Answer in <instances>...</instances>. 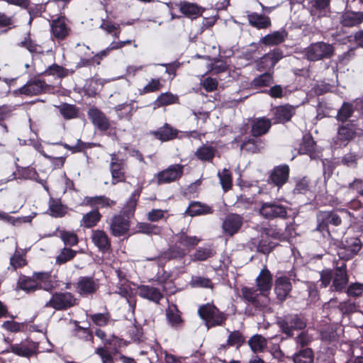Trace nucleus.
<instances>
[{
  "label": "nucleus",
  "mask_w": 363,
  "mask_h": 363,
  "mask_svg": "<svg viewBox=\"0 0 363 363\" xmlns=\"http://www.w3.org/2000/svg\"><path fill=\"white\" fill-rule=\"evenodd\" d=\"M277 324L283 333L288 337H292L294 330H301L306 327L307 321L302 315L289 313L279 317Z\"/></svg>",
  "instance_id": "2"
},
{
  "label": "nucleus",
  "mask_w": 363,
  "mask_h": 363,
  "mask_svg": "<svg viewBox=\"0 0 363 363\" xmlns=\"http://www.w3.org/2000/svg\"><path fill=\"white\" fill-rule=\"evenodd\" d=\"M273 81V73L266 72L255 77L251 82V86L254 88L269 86Z\"/></svg>",
  "instance_id": "43"
},
{
  "label": "nucleus",
  "mask_w": 363,
  "mask_h": 363,
  "mask_svg": "<svg viewBox=\"0 0 363 363\" xmlns=\"http://www.w3.org/2000/svg\"><path fill=\"white\" fill-rule=\"evenodd\" d=\"M198 313L204 320L208 328L223 326L227 320V315L221 312L213 303H206L199 306Z\"/></svg>",
  "instance_id": "1"
},
{
  "label": "nucleus",
  "mask_w": 363,
  "mask_h": 363,
  "mask_svg": "<svg viewBox=\"0 0 363 363\" xmlns=\"http://www.w3.org/2000/svg\"><path fill=\"white\" fill-rule=\"evenodd\" d=\"M85 201L86 204L97 208H112L116 203V201L105 196H86Z\"/></svg>",
  "instance_id": "33"
},
{
  "label": "nucleus",
  "mask_w": 363,
  "mask_h": 363,
  "mask_svg": "<svg viewBox=\"0 0 363 363\" xmlns=\"http://www.w3.org/2000/svg\"><path fill=\"white\" fill-rule=\"evenodd\" d=\"M356 129L355 125L353 123H347L340 126L337 135L333 139V146L335 148L345 147L354 138Z\"/></svg>",
  "instance_id": "7"
},
{
  "label": "nucleus",
  "mask_w": 363,
  "mask_h": 363,
  "mask_svg": "<svg viewBox=\"0 0 363 363\" xmlns=\"http://www.w3.org/2000/svg\"><path fill=\"white\" fill-rule=\"evenodd\" d=\"M91 240L95 246L102 252H108L111 249V240L106 233L103 230L92 231Z\"/></svg>",
  "instance_id": "25"
},
{
  "label": "nucleus",
  "mask_w": 363,
  "mask_h": 363,
  "mask_svg": "<svg viewBox=\"0 0 363 363\" xmlns=\"http://www.w3.org/2000/svg\"><path fill=\"white\" fill-rule=\"evenodd\" d=\"M315 143L311 135H306L303 138L300 145L299 152L301 154L311 153L315 150Z\"/></svg>",
  "instance_id": "53"
},
{
  "label": "nucleus",
  "mask_w": 363,
  "mask_h": 363,
  "mask_svg": "<svg viewBox=\"0 0 363 363\" xmlns=\"http://www.w3.org/2000/svg\"><path fill=\"white\" fill-rule=\"evenodd\" d=\"M216 150L213 146L203 145L195 152V156L201 161L211 162L216 155Z\"/></svg>",
  "instance_id": "41"
},
{
  "label": "nucleus",
  "mask_w": 363,
  "mask_h": 363,
  "mask_svg": "<svg viewBox=\"0 0 363 363\" xmlns=\"http://www.w3.org/2000/svg\"><path fill=\"white\" fill-rule=\"evenodd\" d=\"M186 252L184 249L180 246L174 245L170 246L167 250L162 252L158 259L160 262H167L171 259H182L185 257Z\"/></svg>",
  "instance_id": "32"
},
{
  "label": "nucleus",
  "mask_w": 363,
  "mask_h": 363,
  "mask_svg": "<svg viewBox=\"0 0 363 363\" xmlns=\"http://www.w3.org/2000/svg\"><path fill=\"white\" fill-rule=\"evenodd\" d=\"M363 22V12L346 11L340 16V23L343 27L352 28L359 26Z\"/></svg>",
  "instance_id": "24"
},
{
  "label": "nucleus",
  "mask_w": 363,
  "mask_h": 363,
  "mask_svg": "<svg viewBox=\"0 0 363 363\" xmlns=\"http://www.w3.org/2000/svg\"><path fill=\"white\" fill-rule=\"evenodd\" d=\"M33 277L38 284V289H43L45 291H50L54 288L51 275L48 272H35Z\"/></svg>",
  "instance_id": "38"
},
{
  "label": "nucleus",
  "mask_w": 363,
  "mask_h": 363,
  "mask_svg": "<svg viewBox=\"0 0 363 363\" xmlns=\"http://www.w3.org/2000/svg\"><path fill=\"white\" fill-rule=\"evenodd\" d=\"M47 88L45 82L40 79H33L28 82L20 89L22 94L28 96L38 95L44 92Z\"/></svg>",
  "instance_id": "27"
},
{
  "label": "nucleus",
  "mask_w": 363,
  "mask_h": 363,
  "mask_svg": "<svg viewBox=\"0 0 363 363\" xmlns=\"http://www.w3.org/2000/svg\"><path fill=\"white\" fill-rule=\"evenodd\" d=\"M296 108L289 104L275 107L273 109L274 123H284L289 121L296 113Z\"/></svg>",
  "instance_id": "19"
},
{
  "label": "nucleus",
  "mask_w": 363,
  "mask_h": 363,
  "mask_svg": "<svg viewBox=\"0 0 363 363\" xmlns=\"http://www.w3.org/2000/svg\"><path fill=\"white\" fill-rule=\"evenodd\" d=\"M335 55V47L323 41L310 44L304 50V56L311 62L330 59Z\"/></svg>",
  "instance_id": "3"
},
{
  "label": "nucleus",
  "mask_w": 363,
  "mask_h": 363,
  "mask_svg": "<svg viewBox=\"0 0 363 363\" xmlns=\"http://www.w3.org/2000/svg\"><path fill=\"white\" fill-rule=\"evenodd\" d=\"M163 86L160 79L152 78L149 82L140 90V94H146L149 93L160 91Z\"/></svg>",
  "instance_id": "52"
},
{
  "label": "nucleus",
  "mask_w": 363,
  "mask_h": 363,
  "mask_svg": "<svg viewBox=\"0 0 363 363\" xmlns=\"http://www.w3.org/2000/svg\"><path fill=\"white\" fill-rule=\"evenodd\" d=\"M45 74L47 75L57 76L59 78H63L69 74L68 69L60 66L57 64H53L48 67L45 71Z\"/></svg>",
  "instance_id": "54"
},
{
  "label": "nucleus",
  "mask_w": 363,
  "mask_h": 363,
  "mask_svg": "<svg viewBox=\"0 0 363 363\" xmlns=\"http://www.w3.org/2000/svg\"><path fill=\"white\" fill-rule=\"evenodd\" d=\"M184 172V165L174 164L158 172L156 175L158 184H169L179 179Z\"/></svg>",
  "instance_id": "10"
},
{
  "label": "nucleus",
  "mask_w": 363,
  "mask_h": 363,
  "mask_svg": "<svg viewBox=\"0 0 363 363\" xmlns=\"http://www.w3.org/2000/svg\"><path fill=\"white\" fill-rule=\"evenodd\" d=\"M284 57L283 52L281 50L277 48L271 52L265 54V59H269L271 62L269 66H275V65Z\"/></svg>",
  "instance_id": "63"
},
{
  "label": "nucleus",
  "mask_w": 363,
  "mask_h": 363,
  "mask_svg": "<svg viewBox=\"0 0 363 363\" xmlns=\"http://www.w3.org/2000/svg\"><path fill=\"white\" fill-rule=\"evenodd\" d=\"M289 167L287 164L276 166L270 172L267 182L280 189L289 180Z\"/></svg>",
  "instance_id": "14"
},
{
  "label": "nucleus",
  "mask_w": 363,
  "mask_h": 363,
  "mask_svg": "<svg viewBox=\"0 0 363 363\" xmlns=\"http://www.w3.org/2000/svg\"><path fill=\"white\" fill-rule=\"evenodd\" d=\"M137 232L147 235H160L162 228L149 223H138L136 225Z\"/></svg>",
  "instance_id": "48"
},
{
  "label": "nucleus",
  "mask_w": 363,
  "mask_h": 363,
  "mask_svg": "<svg viewBox=\"0 0 363 363\" xmlns=\"http://www.w3.org/2000/svg\"><path fill=\"white\" fill-rule=\"evenodd\" d=\"M243 224V218L236 213H230L225 218L222 223L223 233L233 236L239 232Z\"/></svg>",
  "instance_id": "15"
},
{
  "label": "nucleus",
  "mask_w": 363,
  "mask_h": 363,
  "mask_svg": "<svg viewBox=\"0 0 363 363\" xmlns=\"http://www.w3.org/2000/svg\"><path fill=\"white\" fill-rule=\"evenodd\" d=\"M57 108L66 120L75 118L78 116L79 110L75 105L63 103L57 106Z\"/></svg>",
  "instance_id": "44"
},
{
  "label": "nucleus",
  "mask_w": 363,
  "mask_h": 363,
  "mask_svg": "<svg viewBox=\"0 0 363 363\" xmlns=\"http://www.w3.org/2000/svg\"><path fill=\"white\" fill-rule=\"evenodd\" d=\"M175 237L177 238V242L188 250H191L198 245L201 239L196 236H189L186 232L182 230L180 233H177Z\"/></svg>",
  "instance_id": "39"
},
{
  "label": "nucleus",
  "mask_w": 363,
  "mask_h": 363,
  "mask_svg": "<svg viewBox=\"0 0 363 363\" xmlns=\"http://www.w3.org/2000/svg\"><path fill=\"white\" fill-rule=\"evenodd\" d=\"M279 276L275 279L274 291L277 298L284 301L292 289L291 281H295L296 274L294 271L288 272L287 274L278 272Z\"/></svg>",
  "instance_id": "5"
},
{
  "label": "nucleus",
  "mask_w": 363,
  "mask_h": 363,
  "mask_svg": "<svg viewBox=\"0 0 363 363\" xmlns=\"http://www.w3.org/2000/svg\"><path fill=\"white\" fill-rule=\"evenodd\" d=\"M18 287L28 293L36 291L38 289V284L33 277V278L23 277L20 278L18 282Z\"/></svg>",
  "instance_id": "51"
},
{
  "label": "nucleus",
  "mask_w": 363,
  "mask_h": 363,
  "mask_svg": "<svg viewBox=\"0 0 363 363\" xmlns=\"http://www.w3.org/2000/svg\"><path fill=\"white\" fill-rule=\"evenodd\" d=\"M318 225L316 228L317 230L323 233L326 230L328 233L327 227L329 224L334 226L339 225L342 220L337 213L333 211H322L318 215Z\"/></svg>",
  "instance_id": "18"
},
{
  "label": "nucleus",
  "mask_w": 363,
  "mask_h": 363,
  "mask_svg": "<svg viewBox=\"0 0 363 363\" xmlns=\"http://www.w3.org/2000/svg\"><path fill=\"white\" fill-rule=\"evenodd\" d=\"M49 209L51 216L54 217H62L67 213L66 208L62 205L59 201L52 200L50 203Z\"/></svg>",
  "instance_id": "58"
},
{
  "label": "nucleus",
  "mask_w": 363,
  "mask_h": 363,
  "mask_svg": "<svg viewBox=\"0 0 363 363\" xmlns=\"http://www.w3.org/2000/svg\"><path fill=\"white\" fill-rule=\"evenodd\" d=\"M248 344L254 353L262 352L267 346V340L261 335H255L248 340Z\"/></svg>",
  "instance_id": "42"
},
{
  "label": "nucleus",
  "mask_w": 363,
  "mask_h": 363,
  "mask_svg": "<svg viewBox=\"0 0 363 363\" xmlns=\"http://www.w3.org/2000/svg\"><path fill=\"white\" fill-rule=\"evenodd\" d=\"M245 341L244 336L238 330L231 332L227 340V345L229 346L240 347Z\"/></svg>",
  "instance_id": "55"
},
{
  "label": "nucleus",
  "mask_w": 363,
  "mask_h": 363,
  "mask_svg": "<svg viewBox=\"0 0 363 363\" xmlns=\"http://www.w3.org/2000/svg\"><path fill=\"white\" fill-rule=\"evenodd\" d=\"M137 290L138 295L141 298L157 304H159L160 301L163 298L162 291L159 289L152 286L142 284L138 286Z\"/></svg>",
  "instance_id": "21"
},
{
  "label": "nucleus",
  "mask_w": 363,
  "mask_h": 363,
  "mask_svg": "<svg viewBox=\"0 0 363 363\" xmlns=\"http://www.w3.org/2000/svg\"><path fill=\"white\" fill-rule=\"evenodd\" d=\"M87 115L94 126L99 130L105 132L111 128V124L108 118L97 108H90Z\"/></svg>",
  "instance_id": "17"
},
{
  "label": "nucleus",
  "mask_w": 363,
  "mask_h": 363,
  "mask_svg": "<svg viewBox=\"0 0 363 363\" xmlns=\"http://www.w3.org/2000/svg\"><path fill=\"white\" fill-rule=\"evenodd\" d=\"M75 287L79 295L85 296L95 294L99 289V284L93 277H81L76 283Z\"/></svg>",
  "instance_id": "16"
},
{
  "label": "nucleus",
  "mask_w": 363,
  "mask_h": 363,
  "mask_svg": "<svg viewBox=\"0 0 363 363\" xmlns=\"http://www.w3.org/2000/svg\"><path fill=\"white\" fill-rule=\"evenodd\" d=\"M130 222L124 216L118 214L113 216L109 223V230L114 237L125 235L130 229Z\"/></svg>",
  "instance_id": "13"
},
{
  "label": "nucleus",
  "mask_w": 363,
  "mask_h": 363,
  "mask_svg": "<svg viewBox=\"0 0 363 363\" xmlns=\"http://www.w3.org/2000/svg\"><path fill=\"white\" fill-rule=\"evenodd\" d=\"M272 275L265 266L256 278V286L259 291L268 296L272 286Z\"/></svg>",
  "instance_id": "23"
},
{
  "label": "nucleus",
  "mask_w": 363,
  "mask_h": 363,
  "mask_svg": "<svg viewBox=\"0 0 363 363\" xmlns=\"http://www.w3.org/2000/svg\"><path fill=\"white\" fill-rule=\"evenodd\" d=\"M35 347L26 343L11 345L6 352H13L18 356L29 357L35 353Z\"/></svg>",
  "instance_id": "35"
},
{
  "label": "nucleus",
  "mask_w": 363,
  "mask_h": 363,
  "mask_svg": "<svg viewBox=\"0 0 363 363\" xmlns=\"http://www.w3.org/2000/svg\"><path fill=\"white\" fill-rule=\"evenodd\" d=\"M18 45L21 47L26 48L31 53H43L41 46L33 42L29 36L26 38Z\"/></svg>",
  "instance_id": "57"
},
{
  "label": "nucleus",
  "mask_w": 363,
  "mask_h": 363,
  "mask_svg": "<svg viewBox=\"0 0 363 363\" xmlns=\"http://www.w3.org/2000/svg\"><path fill=\"white\" fill-rule=\"evenodd\" d=\"M213 208L206 203L199 201H192L189 203L185 211V214L194 217L197 216L208 215L213 213Z\"/></svg>",
  "instance_id": "30"
},
{
  "label": "nucleus",
  "mask_w": 363,
  "mask_h": 363,
  "mask_svg": "<svg viewBox=\"0 0 363 363\" xmlns=\"http://www.w3.org/2000/svg\"><path fill=\"white\" fill-rule=\"evenodd\" d=\"M272 126V121L266 117L256 118L251 123L250 133L252 137L259 138L267 134Z\"/></svg>",
  "instance_id": "22"
},
{
  "label": "nucleus",
  "mask_w": 363,
  "mask_h": 363,
  "mask_svg": "<svg viewBox=\"0 0 363 363\" xmlns=\"http://www.w3.org/2000/svg\"><path fill=\"white\" fill-rule=\"evenodd\" d=\"M95 353L101 357L102 363H114L111 354L106 347H101L96 348Z\"/></svg>",
  "instance_id": "64"
},
{
  "label": "nucleus",
  "mask_w": 363,
  "mask_h": 363,
  "mask_svg": "<svg viewBox=\"0 0 363 363\" xmlns=\"http://www.w3.org/2000/svg\"><path fill=\"white\" fill-rule=\"evenodd\" d=\"M76 255V251L65 247L60 252V254L56 258V262L57 264H64L71 259H72Z\"/></svg>",
  "instance_id": "60"
},
{
  "label": "nucleus",
  "mask_w": 363,
  "mask_h": 363,
  "mask_svg": "<svg viewBox=\"0 0 363 363\" xmlns=\"http://www.w3.org/2000/svg\"><path fill=\"white\" fill-rule=\"evenodd\" d=\"M349 281L346 264L342 262L340 266H337L333 271V283L330 286L332 291H342L346 288Z\"/></svg>",
  "instance_id": "12"
},
{
  "label": "nucleus",
  "mask_w": 363,
  "mask_h": 363,
  "mask_svg": "<svg viewBox=\"0 0 363 363\" xmlns=\"http://www.w3.org/2000/svg\"><path fill=\"white\" fill-rule=\"evenodd\" d=\"M331 0H312L311 11L318 17L327 16L330 13Z\"/></svg>",
  "instance_id": "34"
},
{
  "label": "nucleus",
  "mask_w": 363,
  "mask_h": 363,
  "mask_svg": "<svg viewBox=\"0 0 363 363\" xmlns=\"http://www.w3.org/2000/svg\"><path fill=\"white\" fill-rule=\"evenodd\" d=\"M288 35L287 32L284 29L274 31L267 34L259 40V43L265 46H274L279 45L285 41Z\"/></svg>",
  "instance_id": "29"
},
{
  "label": "nucleus",
  "mask_w": 363,
  "mask_h": 363,
  "mask_svg": "<svg viewBox=\"0 0 363 363\" xmlns=\"http://www.w3.org/2000/svg\"><path fill=\"white\" fill-rule=\"evenodd\" d=\"M101 217L102 216L98 209L92 210L83 216L80 221V225L86 228H91L97 225Z\"/></svg>",
  "instance_id": "36"
},
{
  "label": "nucleus",
  "mask_w": 363,
  "mask_h": 363,
  "mask_svg": "<svg viewBox=\"0 0 363 363\" xmlns=\"http://www.w3.org/2000/svg\"><path fill=\"white\" fill-rule=\"evenodd\" d=\"M179 6L181 13L187 17L195 18L200 14V8L196 4L183 1Z\"/></svg>",
  "instance_id": "45"
},
{
  "label": "nucleus",
  "mask_w": 363,
  "mask_h": 363,
  "mask_svg": "<svg viewBox=\"0 0 363 363\" xmlns=\"http://www.w3.org/2000/svg\"><path fill=\"white\" fill-rule=\"evenodd\" d=\"M50 32L52 39L58 42L65 40L72 33L65 16H60L50 22Z\"/></svg>",
  "instance_id": "8"
},
{
  "label": "nucleus",
  "mask_w": 363,
  "mask_h": 363,
  "mask_svg": "<svg viewBox=\"0 0 363 363\" xmlns=\"http://www.w3.org/2000/svg\"><path fill=\"white\" fill-rule=\"evenodd\" d=\"M249 24L257 29H267L272 26V21L268 16L259 14L255 12H247Z\"/></svg>",
  "instance_id": "28"
},
{
  "label": "nucleus",
  "mask_w": 363,
  "mask_h": 363,
  "mask_svg": "<svg viewBox=\"0 0 363 363\" xmlns=\"http://www.w3.org/2000/svg\"><path fill=\"white\" fill-rule=\"evenodd\" d=\"M179 104V97L170 92L160 94L154 101V108Z\"/></svg>",
  "instance_id": "40"
},
{
  "label": "nucleus",
  "mask_w": 363,
  "mask_h": 363,
  "mask_svg": "<svg viewBox=\"0 0 363 363\" xmlns=\"http://www.w3.org/2000/svg\"><path fill=\"white\" fill-rule=\"evenodd\" d=\"M165 316L167 323L174 329L181 328L184 323L182 317V312L179 310L177 306L173 303H168L165 309Z\"/></svg>",
  "instance_id": "20"
},
{
  "label": "nucleus",
  "mask_w": 363,
  "mask_h": 363,
  "mask_svg": "<svg viewBox=\"0 0 363 363\" xmlns=\"http://www.w3.org/2000/svg\"><path fill=\"white\" fill-rule=\"evenodd\" d=\"M60 237L67 245L74 246L78 243V237L74 232L61 230Z\"/></svg>",
  "instance_id": "59"
},
{
  "label": "nucleus",
  "mask_w": 363,
  "mask_h": 363,
  "mask_svg": "<svg viewBox=\"0 0 363 363\" xmlns=\"http://www.w3.org/2000/svg\"><path fill=\"white\" fill-rule=\"evenodd\" d=\"M109 168L112 185L125 181L126 164L125 160L118 158L116 154L111 155Z\"/></svg>",
  "instance_id": "9"
},
{
  "label": "nucleus",
  "mask_w": 363,
  "mask_h": 363,
  "mask_svg": "<svg viewBox=\"0 0 363 363\" xmlns=\"http://www.w3.org/2000/svg\"><path fill=\"white\" fill-rule=\"evenodd\" d=\"M260 214L267 219L286 218V208L277 202L264 203L259 209Z\"/></svg>",
  "instance_id": "11"
},
{
  "label": "nucleus",
  "mask_w": 363,
  "mask_h": 363,
  "mask_svg": "<svg viewBox=\"0 0 363 363\" xmlns=\"http://www.w3.org/2000/svg\"><path fill=\"white\" fill-rule=\"evenodd\" d=\"M354 109L352 105L349 103H344L338 111L337 119L339 121L344 122L352 115Z\"/></svg>",
  "instance_id": "56"
},
{
  "label": "nucleus",
  "mask_w": 363,
  "mask_h": 363,
  "mask_svg": "<svg viewBox=\"0 0 363 363\" xmlns=\"http://www.w3.org/2000/svg\"><path fill=\"white\" fill-rule=\"evenodd\" d=\"M220 183L225 192L231 189L233 185L232 174L228 169L224 168L221 172L218 173Z\"/></svg>",
  "instance_id": "50"
},
{
  "label": "nucleus",
  "mask_w": 363,
  "mask_h": 363,
  "mask_svg": "<svg viewBox=\"0 0 363 363\" xmlns=\"http://www.w3.org/2000/svg\"><path fill=\"white\" fill-rule=\"evenodd\" d=\"M258 289L254 287L243 286L241 289L242 298L255 308L263 309L269 303V298L267 294L262 292L258 293Z\"/></svg>",
  "instance_id": "6"
},
{
  "label": "nucleus",
  "mask_w": 363,
  "mask_h": 363,
  "mask_svg": "<svg viewBox=\"0 0 363 363\" xmlns=\"http://www.w3.org/2000/svg\"><path fill=\"white\" fill-rule=\"evenodd\" d=\"M294 363H313V352L311 348L303 349L293 356Z\"/></svg>",
  "instance_id": "47"
},
{
  "label": "nucleus",
  "mask_w": 363,
  "mask_h": 363,
  "mask_svg": "<svg viewBox=\"0 0 363 363\" xmlns=\"http://www.w3.org/2000/svg\"><path fill=\"white\" fill-rule=\"evenodd\" d=\"M142 191V187H138L137 189L134 191V192L131 194L130 197L128 200L126 204L123 207V213L126 215L133 214L137 203L138 199L140 197V193Z\"/></svg>",
  "instance_id": "46"
},
{
  "label": "nucleus",
  "mask_w": 363,
  "mask_h": 363,
  "mask_svg": "<svg viewBox=\"0 0 363 363\" xmlns=\"http://www.w3.org/2000/svg\"><path fill=\"white\" fill-rule=\"evenodd\" d=\"M79 304V299L70 292H55L46 302L45 307L52 308L56 311H66Z\"/></svg>",
  "instance_id": "4"
},
{
  "label": "nucleus",
  "mask_w": 363,
  "mask_h": 363,
  "mask_svg": "<svg viewBox=\"0 0 363 363\" xmlns=\"http://www.w3.org/2000/svg\"><path fill=\"white\" fill-rule=\"evenodd\" d=\"M189 284L193 288H206L211 290L214 288L211 279L201 276L192 277Z\"/></svg>",
  "instance_id": "49"
},
{
  "label": "nucleus",
  "mask_w": 363,
  "mask_h": 363,
  "mask_svg": "<svg viewBox=\"0 0 363 363\" xmlns=\"http://www.w3.org/2000/svg\"><path fill=\"white\" fill-rule=\"evenodd\" d=\"M151 134L157 139L166 142L177 138L178 130L168 123L160 128L158 130L151 132Z\"/></svg>",
  "instance_id": "31"
},
{
  "label": "nucleus",
  "mask_w": 363,
  "mask_h": 363,
  "mask_svg": "<svg viewBox=\"0 0 363 363\" xmlns=\"http://www.w3.org/2000/svg\"><path fill=\"white\" fill-rule=\"evenodd\" d=\"M361 247L360 241L357 238H352L344 247L339 250L338 256L341 259L348 260L356 255Z\"/></svg>",
  "instance_id": "26"
},
{
  "label": "nucleus",
  "mask_w": 363,
  "mask_h": 363,
  "mask_svg": "<svg viewBox=\"0 0 363 363\" xmlns=\"http://www.w3.org/2000/svg\"><path fill=\"white\" fill-rule=\"evenodd\" d=\"M348 296L350 297H359L363 293V284L352 283L350 284L346 290Z\"/></svg>",
  "instance_id": "62"
},
{
  "label": "nucleus",
  "mask_w": 363,
  "mask_h": 363,
  "mask_svg": "<svg viewBox=\"0 0 363 363\" xmlns=\"http://www.w3.org/2000/svg\"><path fill=\"white\" fill-rule=\"evenodd\" d=\"M264 141L262 139L255 137L244 140L240 146L242 150L251 153L259 152L264 148Z\"/></svg>",
  "instance_id": "37"
},
{
  "label": "nucleus",
  "mask_w": 363,
  "mask_h": 363,
  "mask_svg": "<svg viewBox=\"0 0 363 363\" xmlns=\"http://www.w3.org/2000/svg\"><path fill=\"white\" fill-rule=\"evenodd\" d=\"M339 310L344 314H350L358 310V306L351 300L340 302L338 305Z\"/></svg>",
  "instance_id": "61"
}]
</instances>
